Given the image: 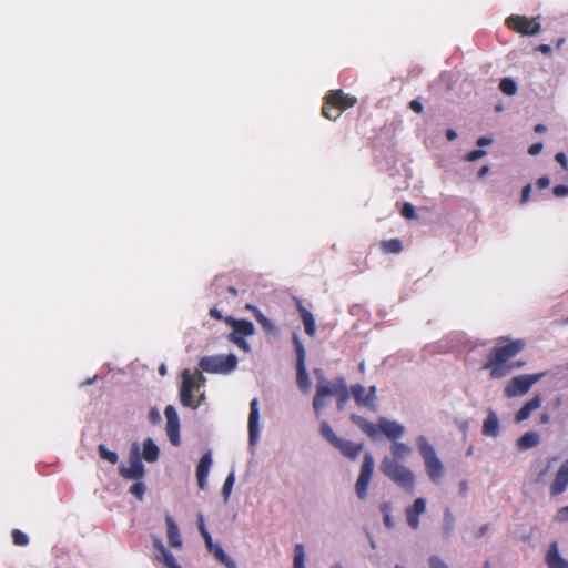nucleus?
I'll return each instance as SVG.
<instances>
[{
  "label": "nucleus",
  "instance_id": "21",
  "mask_svg": "<svg viewBox=\"0 0 568 568\" xmlns=\"http://www.w3.org/2000/svg\"><path fill=\"white\" fill-rule=\"evenodd\" d=\"M296 308L304 325L305 333L313 337L316 333V324L313 314L303 305L300 298H295Z\"/></svg>",
  "mask_w": 568,
  "mask_h": 568
},
{
  "label": "nucleus",
  "instance_id": "55",
  "mask_svg": "<svg viewBox=\"0 0 568 568\" xmlns=\"http://www.w3.org/2000/svg\"><path fill=\"white\" fill-rule=\"evenodd\" d=\"M381 469L388 476H390V460L386 457L381 466Z\"/></svg>",
  "mask_w": 568,
  "mask_h": 568
},
{
  "label": "nucleus",
  "instance_id": "51",
  "mask_svg": "<svg viewBox=\"0 0 568 568\" xmlns=\"http://www.w3.org/2000/svg\"><path fill=\"white\" fill-rule=\"evenodd\" d=\"M409 106L416 113H422L424 109L423 104L418 100H412Z\"/></svg>",
  "mask_w": 568,
  "mask_h": 568
},
{
  "label": "nucleus",
  "instance_id": "6",
  "mask_svg": "<svg viewBox=\"0 0 568 568\" xmlns=\"http://www.w3.org/2000/svg\"><path fill=\"white\" fill-rule=\"evenodd\" d=\"M417 447L424 459L425 470L433 483H439L444 475V466L434 447L424 436L417 438Z\"/></svg>",
  "mask_w": 568,
  "mask_h": 568
},
{
  "label": "nucleus",
  "instance_id": "30",
  "mask_svg": "<svg viewBox=\"0 0 568 568\" xmlns=\"http://www.w3.org/2000/svg\"><path fill=\"white\" fill-rule=\"evenodd\" d=\"M539 435L536 432H526L517 442L518 448L521 450L530 449L539 444Z\"/></svg>",
  "mask_w": 568,
  "mask_h": 568
},
{
  "label": "nucleus",
  "instance_id": "44",
  "mask_svg": "<svg viewBox=\"0 0 568 568\" xmlns=\"http://www.w3.org/2000/svg\"><path fill=\"white\" fill-rule=\"evenodd\" d=\"M556 521L564 523L568 520V506L561 507L558 509L556 516Z\"/></svg>",
  "mask_w": 568,
  "mask_h": 568
},
{
  "label": "nucleus",
  "instance_id": "60",
  "mask_svg": "<svg viewBox=\"0 0 568 568\" xmlns=\"http://www.w3.org/2000/svg\"><path fill=\"white\" fill-rule=\"evenodd\" d=\"M221 282H222V277H215V280L213 282V286L216 290V294H222V292L220 291L222 288Z\"/></svg>",
  "mask_w": 568,
  "mask_h": 568
},
{
  "label": "nucleus",
  "instance_id": "25",
  "mask_svg": "<svg viewBox=\"0 0 568 568\" xmlns=\"http://www.w3.org/2000/svg\"><path fill=\"white\" fill-rule=\"evenodd\" d=\"M246 308L253 313L255 320L266 334L273 335L277 332L275 324L268 317H266L256 306L247 305Z\"/></svg>",
  "mask_w": 568,
  "mask_h": 568
},
{
  "label": "nucleus",
  "instance_id": "58",
  "mask_svg": "<svg viewBox=\"0 0 568 568\" xmlns=\"http://www.w3.org/2000/svg\"><path fill=\"white\" fill-rule=\"evenodd\" d=\"M402 242L397 239H393V254L402 251Z\"/></svg>",
  "mask_w": 568,
  "mask_h": 568
},
{
  "label": "nucleus",
  "instance_id": "1",
  "mask_svg": "<svg viewBox=\"0 0 568 568\" xmlns=\"http://www.w3.org/2000/svg\"><path fill=\"white\" fill-rule=\"evenodd\" d=\"M525 347L526 342L524 339L500 337L498 344L489 351L483 368L489 372L493 379H500L514 369H520L526 365L525 361L510 362Z\"/></svg>",
  "mask_w": 568,
  "mask_h": 568
},
{
  "label": "nucleus",
  "instance_id": "15",
  "mask_svg": "<svg viewBox=\"0 0 568 568\" xmlns=\"http://www.w3.org/2000/svg\"><path fill=\"white\" fill-rule=\"evenodd\" d=\"M200 385L196 383L195 377L189 369H184L182 373V383L180 387V400L185 407L196 408L199 404H194L193 389Z\"/></svg>",
  "mask_w": 568,
  "mask_h": 568
},
{
  "label": "nucleus",
  "instance_id": "2",
  "mask_svg": "<svg viewBox=\"0 0 568 568\" xmlns=\"http://www.w3.org/2000/svg\"><path fill=\"white\" fill-rule=\"evenodd\" d=\"M314 374L316 375L317 383L313 398V409L316 416L320 417L323 409L327 405V399L329 397L336 396L345 378L337 377L334 381H329L324 376L322 369L320 368L314 369Z\"/></svg>",
  "mask_w": 568,
  "mask_h": 568
},
{
  "label": "nucleus",
  "instance_id": "23",
  "mask_svg": "<svg viewBox=\"0 0 568 568\" xmlns=\"http://www.w3.org/2000/svg\"><path fill=\"white\" fill-rule=\"evenodd\" d=\"M165 524L169 545L173 548L182 547L183 541L179 530V526L174 521L172 516L169 514L165 516Z\"/></svg>",
  "mask_w": 568,
  "mask_h": 568
},
{
  "label": "nucleus",
  "instance_id": "24",
  "mask_svg": "<svg viewBox=\"0 0 568 568\" xmlns=\"http://www.w3.org/2000/svg\"><path fill=\"white\" fill-rule=\"evenodd\" d=\"M542 404V398L540 395H535L531 399L526 402L524 406L516 413L515 420L517 423H521L529 418L530 414L538 409Z\"/></svg>",
  "mask_w": 568,
  "mask_h": 568
},
{
  "label": "nucleus",
  "instance_id": "40",
  "mask_svg": "<svg viewBox=\"0 0 568 568\" xmlns=\"http://www.w3.org/2000/svg\"><path fill=\"white\" fill-rule=\"evenodd\" d=\"M234 481H235V477H234V474L233 473H230L223 484V487H222V495L224 496V499L227 500L231 491H232V488L234 486Z\"/></svg>",
  "mask_w": 568,
  "mask_h": 568
},
{
  "label": "nucleus",
  "instance_id": "59",
  "mask_svg": "<svg viewBox=\"0 0 568 568\" xmlns=\"http://www.w3.org/2000/svg\"><path fill=\"white\" fill-rule=\"evenodd\" d=\"M491 143V139H488V138H485V136H481L477 140V145L478 146H486V145H489Z\"/></svg>",
  "mask_w": 568,
  "mask_h": 568
},
{
  "label": "nucleus",
  "instance_id": "34",
  "mask_svg": "<svg viewBox=\"0 0 568 568\" xmlns=\"http://www.w3.org/2000/svg\"><path fill=\"white\" fill-rule=\"evenodd\" d=\"M98 453L100 458L108 460L112 465H115L119 460L118 454L115 452L109 450L103 444L98 446Z\"/></svg>",
  "mask_w": 568,
  "mask_h": 568
},
{
  "label": "nucleus",
  "instance_id": "37",
  "mask_svg": "<svg viewBox=\"0 0 568 568\" xmlns=\"http://www.w3.org/2000/svg\"><path fill=\"white\" fill-rule=\"evenodd\" d=\"M136 481L130 487V493L138 499L143 500L146 491V486L142 479H135Z\"/></svg>",
  "mask_w": 568,
  "mask_h": 568
},
{
  "label": "nucleus",
  "instance_id": "4",
  "mask_svg": "<svg viewBox=\"0 0 568 568\" xmlns=\"http://www.w3.org/2000/svg\"><path fill=\"white\" fill-rule=\"evenodd\" d=\"M224 322L232 327V332L226 336L227 341L236 345L244 353H251L252 347L246 338L255 334L254 324L247 320H236L232 316H226Z\"/></svg>",
  "mask_w": 568,
  "mask_h": 568
},
{
  "label": "nucleus",
  "instance_id": "64",
  "mask_svg": "<svg viewBox=\"0 0 568 568\" xmlns=\"http://www.w3.org/2000/svg\"><path fill=\"white\" fill-rule=\"evenodd\" d=\"M549 420H550V416L547 413L541 414L540 420H539L541 424H548Z\"/></svg>",
  "mask_w": 568,
  "mask_h": 568
},
{
  "label": "nucleus",
  "instance_id": "7",
  "mask_svg": "<svg viewBox=\"0 0 568 568\" xmlns=\"http://www.w3.org/2000/svg\"><path fill=\"white\" fill-rule=\"evenodd\" d=\"M546 372H540L534 374H521L513 377L504 387V396L507 398H514L527 394L536 383L546 376Z\"/></svg>",
  "mask_w": 568,
  "mask_h": 568
},
{
  "label": "nucleus",
  "instance_id": "61",
  "mask_svg": "<svg viewBox=\"0 0 568 568\" xmlns=\"http://www.w3.org/2000/svg\"><path fill=\"white\" fill-rule=\"evenodd\" d=\"M489 172L488 165H483L478 171V178H484Z\"/></svg>",
  "mask_w": 568,
  "mask_h": 568
},
{
  "label": "nucleus",
  "instance_id": "56",
  "mask_svg": "<svg viewBox=\"0 0 568 568\" xmlns=\"http://www.w3.org/2000/svg\"><path fill=\"white\" fill-rule=\"evenodd\" d=\"M210 316L217 320V321H221V320H224L225 317L222 316L221 312L216 308V307H212L210 310Z\"/></svg>",
  "mask_w": 568,
  "mask_h": 568
},
{
  "label": "nucleus",
  "instance_id": "49",
  "mask_svg": "<svg viewBox=\"0 0 568 568\" xmlns=\"http://www.w3.org/2000/svg\"><path fill=\"white\" fill-rule=\"evenodd\" d=\"M542 150V143L538 142V143H534L529 146L528 149V153L530 155H538Z\"/></svg>",
  "mask_w": 568,
  "mask_h": 568
},
{
  "label": "nucleus",
  "instance_id": "48",
  "mask_svg": "<svg viewBox=\"0 0 568 568\" xmlns=\"http://www.w3.org/2000/svg\"><path fill=\"white\" fill-rule=\"evenodd\" d=\"M554 194L557 196V197H562V196H566L568 194V186L564 185V184H559V185H556L554 187Z\"/></svg>",
  "mask_w": 568,
  "mask_h": 568
},
{
  "label": "nucleus",
  "instance_id": "11",
  "mask_svg": "<svg viewBox=\"0 0 568 568\" xmlns=\"http://www.w3.org/2000/svg\"><path fill=\"white\" fill-rule=\"evenodd\" d=\"M505 26L521 36H536L541 30L538 17L528 18L526 16L511 14L505 20Z\"/></svg>",
  "mask_w": 568,
  "mask_h": 568
},
{
  "label": "nucleus",
  "instance_id": "35",
  "mask_svg": "<svg viewBox=\"0 0 568 568\" xmlns=\"http://www.w3.org/2000/svg\"><path fill=\"white\" fill-rule=\"evenodd\" d=\"M294 568H305V549L302 544L294 547Z\"/></svg>",
  "mask_w": 568,
  "mask_h": 568
},
{
  "label": "nucleus",
  "instance_id": "14",
  "mask_svg": "<svg viewBox=\"0 0 568 568\" xmlns=\"http://www.w3.org/2000/svg\"><path fill=\"white\" fill-rule=\"evenodd\" d=\"M351 395L356 402L358 406L366 407L371 410H376L375 397H376V388L375 386H371L366 389L361 384L352 385L349 388Z\"/></svg>",
  "mask_w": 568,
  "mask_h": 568
},
{
  "label": "nucleus",
  "instance_id": "63",
  "mask_svg": "<svg viewBox=\"0 0 568 568\" xmlns=\"http://www.w3.org/2000/svg\"><path fill=\"white\" fill-rule=\"evenodd\" d=\"M381 246L385 253L390 252V241H383Z\"/></svg>",
  "mask_w": 568,
  "mask_h": 568
},
{
  "label": "nucleus",
  "instance_id": "18",
  "mask_svg": "<svg viewBox=\"0 0 568 568\" xmlns=\"http://www.w3.org/2000/svg\"><path fill=\"white\" fill-rule=\"evenodd\" d=\"M568 487V459L565 460L558 469L551 485L550 495L558 496L562 494Z\"/></svg>",
  "mask_w": 568,
  "mask_h": 568
},
{
  "label": "nucleus",
  "instance_id": "20",
  "mask_svg": "<svg viewBox=\"0 0 568 568\" xmlns=\"http://www.w3.org/2000/svg\"><path fill=\"white\" fill-rule=\"evenodd\" d=\"M251 410L248 416V438L250 444L253 445L258 436V422H260V412H258V400L254 398L251 402Z\"/></svg>",
  "mask_w": 568,
  "mask_h": 568
},
{
  "label": "nucleus",
  "instance_id": "32",
  "mask_svg": "<svg viewBox=\"0 0 568 568\" xmlns=\"http://www.w3.org/2000/svg\"><path fill=\"white\" fill-rule=\"evenodd\" d=\"M351 392L347 386L346 379L344 381L343 385L341 386L338 393L336 394V406L338 410H343L346 407V404L349 399Z\"/></svg>",
  "mask_w": 568,
  "mask_h": 568
},
{
  "label": "nucleus",
  "instance_id": "47",
  "mask_svg": "<svg viewBox=\"0 0 568 568\" xmlns=\"http://www.w3.org/2000/svg\"><path fill=\"white\" fill-rule=\"evenodd\" d=\"M530 193H531V184H527L526 186H524V189L521 191V197H520L521 204H525L529 201Z\"/></svg>",
  "mask_w": 568,
  "mask_h": 568
},
{
  "label": "nucleus",
  "instance_id": "33",
  "mask_svg": "<svg viewBox=\"0 0 568 568\" xmlns=\"http://www.w3.org/2000/svg\"><path fill=\"white\" fill-rule=\"evenodd\" d=\"M197 521H199V530L205 541V546H206L207 550L211 551L214 548L215 544H213L211 534L207 531V529L205 527L204 519H203L202 515H199Z\"/></svg>",
  "mask_w": 568,
  "mask_h": 568
},
{
  "label": "nucleus",
  "instance_id": "13",
  "mask_svg": "<svg viewBox=\"0 0 568 568\" xmlns=\"http://www.w3.org/2000/svg\"><path fill=\"white\" fill-rule=\"evenodd\" d=\"M374 471V458L369 453L364 455V460L361 467L359 476L355 484V491L361 500L366 499L369 483Z\"/></svg>",
  "mask_w": 568,
  "mask_h": 568
},
{
  "label": "nucleus",
  "instance_id": "28",
  "mask_svg": "<svg viewBox=\"0 0 568 568\" xmlns=\"http://www.w3.org/2000/svg\"><path fill=\"white\" fill-rule=\"evenodd\" d=\"M160 450L152 438L143 442L142 457L148 463H155L159 459Z\"/></svg>",
  "mask_w": 568,
  "mask_h": 568
},
{
  "label": "nucleus",
  "instance_id": "41",
  "mask_svg": "<svg viewBox=\"0 0 568 568\" xmlns=\"http://www.w3.org/2000/svg\"><path fill=\"white\" fill-rule=\"evenodd\" d=\"M402 215L408 220L414 219L416 216L415 207L410 203H405L402 209Z\"/></svg>",
  "mask_w": 568,
  "mask_h": 568
},
{
  "label": "nucleus",
  "instance_id": "45",
  "mask_svg": "<svg viewBox=\"0 0 568 568\" xmlns=\"http://www.w3.org/2000/svg\"><path fill=\"white\" fill-rule=\"evenodd\" d=\"M383 520L386 527H390V511L386 503L382 505Z\"/></svg>",
  "mask_w": 568,
  "mask_h": 568
},
{
  "label": "nucleus",
  "instance_id": "43",
  "mask_svg": "<svg viewBox=\"0 0 568 568\" xmlns=\"http://www.w3.org/2000/svg\"><path fill=\"white\" fill-rule=\"evenodd\" d=\"M430 568H448V566L438 556H432L429 558Z\"/></svg>",
  "mask_w": 568,
  "mask_h": 568
},
{
  "label": "nucleus",
  "instance_id": "10",
  "mask_svg": "<svg viewBox=\"0 0 568 568\" xmlns=\"http://www.w3.org/2000/svg\"><path fill=\"white\" fill-rule=\"evenodd\" d=\"M293 345L296 353V384L302 393H308L311 389V381L306 368V351L300 337L293 335Z\"/></svg>",
  "mask_w": 568,
  "mask_h": 568
},
{
  "label": "nucleus",
  "instance_id": "5",
  "mask_svg": "<svg viewBox=\"0 0 568 568\" xmlns=\"http://www.w3.org/2000/svg\"><path fill=\"white\" fill-rule=\"evenodd\" d=\"M322 437L334 448L348 459H356L363 450V445L338 437L327 420H322L320 425Z\"/></svg>",
  "mask_w": 568,
  "mask_h": 568
},
{
  "label": "nucleus",
  "instance_id": "12",
  "mask_svg": "<svg viewBox=\"0 0 568 568\" xmlns=\"http://www.w3.org/2000/svg\"><path fill=\"white\" fill-rule=\"evenodd\" d=\"M129 463V467L124 464L119 466L120 476L124 479H142L145 476V468L141 460L140 449L136 443L131 447Z\"/></svg>",
  "mask_w": 568,
  "mask_h": 568
},
{
  "label": "nucleus",
  "instance_id": "39",
  "mask_svg": "<svg viewBox=\"0 0 568 568\" xmlns=\"http://www.w3.org/2000/svg\"><path fill=\"white\" fill-rule=\"evenodd\" d=\"M12 541L16 546H27L29 544V537L23 531L13 529Z\"/></svg>",
  "mask_w": 568,
  "mask_h": 568
},
{
  "label": "nucleus",
  "instance_id": "16",
  "mask_svg": "<svg viewBox=\"0 0 568 568\" xmlns=\"http://www.w3.org/2000/svg\"><path fill=\"white\" fill-rule=\"evenodd\" d=\"M166 418V435L173 446H179L180 440V419L175 408L171 405L164 409Z\"/></svg>",
  "mask_w": 568,
  "mask_h": 568
},
{
  "label": "nucleus",
  "instance_id": "54",
  "mask_svg": "<svg viewBox=\"0 0 568 568\" xmlns=\"http://www.w3.org/2000/svg\"><path fill=\"white\" fill-rule=\"evenodd\" d=\"M555 159L558 163H560L562 165V168H565V169L567 168L568 160H567V156L565 153H562V152L557 153Z\"/></svg>",
  "mask_w": 568,
  "mask_h": 568
},
{
  "label": "nucleus",
  "instance_id": "31",
  "mask_svg": "<svg viewBox=\"0 0 568 568\" xmlns=\"http://www.w3.org/2000/svg\"><path fill=\"white\" fill-rule=\"evenodd\" d=\"M210 552H212L215 559L226 568H237L235 561L225 554L220 545H215Z\"/></svg>",
  "mask_w": 568,
  "mask_h": 568
},
{
  "label": "nucleus",
  "instance_id": "62",
  "mask_svg": "<svg viewBox=\"0 0 568 568\" xmlns=\"http://www.w3.org/2000/svg\"><path fill=\"white\" fill-rule=\"evenodd\" d=\"M446 136L449 141H453L457 138V133L454 130L448 129L446 132Z\"/></svg>",
  "mask_w": 568,
  "mask_h": 568
},
{
  "label": "nucleus",
  "instance_id": "8",
  "mask_svg": "<svg viewBox=\"0 0 568 568\" xmlns=\"http://www.w3.org/2000/svg\"><path fill=\"white\" fill-rule=\"evenodd\" d=\"M199 366L213 374H229L237 367V358L234 354L204 356Z\"/></svg>",
  "mask_w": 568,
  "mask_h": 568
},
{
  "label": "nucleus",
  "instance_id": "42",
  "mask_svg": "<svg viewBox=\"0 0 568 568\" xmlns=\"http://www.w3.org/2000/svg\"><path fill=\"white\" fill-rule=\"evenodd\" d=\"M485 154H486L485 151L476 149V150L468 152L466 154L465 159L469 162H475V161L479 160L480 158H483Z\"/></svg>",
  "mask_w": 568,
  "mask_h": 568
},
{
  "label": "nucleus",
  "instance_id": "46",
  "mask_svg": "<svg viewBox=\"0 0 568 568\" xmlns=\"http://www.w3.org/2000/svg\"><path fill=\"white\" fill-rule=\"evenodd\" d=\"M404 433V427L396 422H393V442L397 440Z\"/></svg>",
  "mask_w": 568,
  "mask_h": 568
},
{
  "label": "nucleus",
  "instance_id": "22",
  "mask_svg": "<svg viewBox=\"0 0 568 568\" xmlns=\"http://www.w3.org/2000/svg\"><path fill=\"white\" fill-rule=\"evenodd\" d=\"M211 465H212V456H211V453L207 452L201 457V459L197 464V467H196L197 485H199V488L202 490L205 489V487H206V479H207V476L210 473Z\"/></svg>",
  "mask_w": 568,
  "mask_h": 568
},
{
  "label": "nucleus",
  "instance_id": "27",
  "mask_svg": "<svg viewBox=\"0 0 568 568\" xmlns=\"http://www.w3.org/2000/svg\"><path fill=\"white\" fill-rule=\"evenodd\" d=\"M546 562L549 568H568V561L560 556L556 544L548 550Z\"/></svg>",
  "mask_w": 568,
  "mask_h": 568
},
{
  "label": "nucleus",
  "instance_id": "36",
  "mask_svg": "<svg viewBox=\"0 0 568 568\" xmlns=\"http://www.w3.org/2000/svg\"><path fill=\"white\" fill-rule=\"evenodd\" d=\"M499 89L504 94L514 95L517 92V84L510 78H504L499 82Z\"/></svg>",
  "mask_w": 568,
  "mask_h": 568
},
{
  "label": "nucleus",
  "instance_id": "50",
  "mask_svg": "<svg viewBox=\"0 0 568 568\" xmlns=\"http://www.w3.org/2000/svg\"><path fill=\"white\" fill-rule=\"evenodd\" d=\"M550 184V180L548 176H540L538 180H537V187L539 190H544V189H547Z\"/></svg>",
  "mask_w": 568,
  "mask_h": 568
},
{
  "label": "nucleus",
  "instance_id": "53",
  "mask_svg": "<svg viewBox=\"0 0 568 568\" xmlns=\"http://www.w3.org/2000/svg\"><path fill=\"white\" fill-rule=\"evenodd\" d=\"M149 418L151 420V423L153 424H156L161 420V416L159 414V412L155 409V408H152L149 413Z\"/></svg>",
  "mask_w": 568,
  "mask_h": 568
},
{
  "label": "nucleus",
  "instance_id": "52",
  "mask_svg": "<svg viewBox=\"0 0 568 568\" xmlns=\"http://www.w3.org/2000/svg\"><path fill=\"white\" fill-rule=\"evenodd\" d=\"M489 524H485L483 525L476 532H475V538H481L484 537L488 531H489Z\"/></svg>",
  "mask_w": 568,
  "mask_h": 568
},
{
  "label": "nucleus",
  "instance_id": "9",
  "mask_svg": "<svg viewBox=\"0 0 568 568\" xmlns=\"http://www.w3.org/2000/svg\"><path fill=\"white\" fill-rule=\"evenodd\" d=\"M351 420L371 439H378L382 435L390 438V420L387 418H379L378 424H373L357 414H352Z\"/></svg>",
  "mask_w": 568,
  "mask_h": 568
},
{
  "label": "nucleus",
  "instance_id": "3",
  "mask_svg": "<svg viewBox=\"0 0 568 568\" xmlns=\"http://www.w3.org/2000/svg\"><path fill=\"white\" fill-rule=\"evenodd\" d=\"M357 103V98L343 90H331L324 98L322 106V115L328 120L335 121L339 118L341 112L353 108Z\"/></svg>",
  "mask_w": 568,
  "mask_h": 568
},
{
  "label": "nucleus",
  "instance_id": "19",
  "mask_svg": "<svg viewBox=\"0 0 568 568\" xmlns=\"http://www.w3.org/2000/svg\"><path fill=\"white\" fill-rule=\"evenodd\" d=\"M426 511V500L417 498L414 504L406 509V518L409 527L416 530L419 527V516Z\"/></svg>",
  "mask_w": 568,
  "mask_h": 568
},
{
  "label": "nucleus",
  "instance_id": "29",
  "mask_svg": "<svg viewBox=\"0 0 568 568\" xmlns=\"http://www.w3.org/2000/svg\"><path fill=\"white\" fill-rule=\"evenodd\" d=\"M154 546L159 550L161 560L166 568H181L175 557L163 546L160 539L155 540Z\"/></svg>",
  "mask_w": 568,
  "mask_h": 568
},
{
  "label": "nucleus",
  "instance_id": "38",
  "mask_svg": "<svg viewBox=\"0 0 568 568\" xmlns=\"http://www.w3.org/2000/svg\"><path fill=\"white\" fill-rule=\"evenodd\" d=\"M412 452V448L402 443H397L396 440L393 442V456L397 458H404L407 455H409Z\"/></svg>",
  "mask_w": 568,
  "mask_h": 568
},
{
  "label": "nucleus",
  "instance_id": "17",
  "mask_svg": "<svg viewBox=\"0 0 568 568\" xmlns=\"http://www.w3.org/2000/svg\"><path fill=\"white\" fill-rule=\"evenodd\" d=\"M393 481L405 490L413 493L415 486L414 473L404 466H393Z\"/></svg>",
  "mask_w": 568,
  "mask_h": 568
},
{
  "label": "nucleus",
  "instance_id": "57",
  "mask_svg": "<svg viewBox=\"0 0 568 568\" xmlns=\"http://www.w3.org/2000/svg\"><path fill=\"white\" fill-rule=\"evenodd\" d=\"M537 51H540L544 54H550L551 53V47L549 44H540L537 47Z\"/></svg>",
  "mask_w": 568,
  "mask_h": 568
},
{
  "label": "nucleus",
  "instance_id": "26",
  "mask_svg": "<svg viewBox=\"0 0 568 568\" xmlns=\"http://www.w3.org/2000/svg\"><path fill=\"white\" fill-rule=\"evenodd\" d=\"M485 436L497 437L499 435V420L495 412L490 410L483 424Z\"/></svg>",
  "mask_w": 568,
  "mask_h": 568
}]
</instances>
